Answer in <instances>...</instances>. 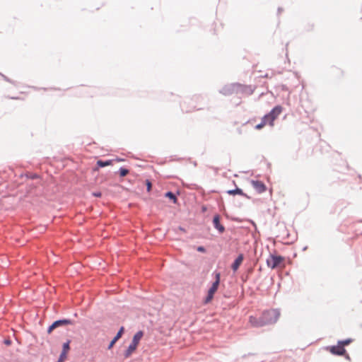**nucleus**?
I'll return each instance as SVG.
<instances>
[{
  "instance_id": "b1692460",
  "label": "nucleus",
  "mask_w": 362,
  "mask_h": 362,
  "mask_svg": "<svg viewBox=\"0 0 362 362\" xmlns=\"http://www.w3.org/2000/svg\"><path fill=\"white\" fill-rule=\"evenodd\" d=\"M261 123L263 124H269V119L266 117L265 115L263 116V117L261 119Z\"/></svg>"
},
{
  "instance_id": "4468645a",
  "label": "nucleus",
  "mask_w": 362,
  "mask_h": 362,
  "mask_svg": "<svg viewBox=\"0 0 362 362\" xmlns=\"http://www.w3.org/2000/svg\"><path fill=\"white\" fill-rule=\"evenodd\" d=\"M124 327H121L119 328V329L118 330L117 334L114 337V338L110 342V344L107 346L108 349H110L114 346V344L116 343V341L122 337V335L124 333Z\"/></svg>"
},
{
  "instance_id": "c85d7f7f",
  "label": "nucleus",
  "mask_w": 362,
  "mask_h": 362,
  "mask_svg": "<svg viewBox=\"0 0 362 362\" xmlns=\"http://www.w3.org/2000/svg\"><path fill=\"white\" fill-rule=\"evenodd\" d=\"M101 194H101V192H93V195L94 197H100V196H101Z\"/></svg>"
},
{
  "instance_id": "f257e3e1",
  "label": "nucleus",
  "mask_w": 362,
  "mask_h": 362,
  "mask_svg": "<svg viewBox=\"0 0 362 362\" xmlns=\"http://www.w3.org/2000/svg\"><path fill=\"white\" fill-rule=\"evenodd\" d=\"M280 316V312L277 309L264 310L261 316L262 325L263 326L275 323Z\"/></svg>"
},
{
  "instance_id": "aec40b11",
  "label": "nucleus",
  "mask_w": 362,
  "mask_h": 362,
  "mask_svg": "<svg viewBox=\"0 0 362 362\" xmlns=\"http://www.w3.org/2000/svg\"><path fill=\"white\" fill-rule=\"evenodd\" d=\"M70 343L71 340L67 339V341L63 344L62 351L68 353L70 349Z\"/></svg>"
},
{
  "instance_id": "7ed1b4c3",
  "label": "nucleus",
  "mask_w": 362,
  "mask_h": 362,
  "mask_svg": "<svg viewBox=\"0 0 362 362\" xmlns=\"http://www.w3.org/2000/svg\"><path fill=\"white\" fill-rule=\"evenodd\" d=\"M144 335V332L142 331H138L133 337L132 340L129 345L128 346L127 350L124 353V358H128L130 356L132 353L136 349V346Z\"/></svg>"
},
{
  "instance_id": "bb28decb",
  "label": "nucleus",
  "mask_w": 362,
  "mask_h": 362,
  "mask_svg": "<svg viewBox=\"0 0 362 362\" xmlns=\"http://www.w3.org/2000/svg\"><path fill=\"white\" fill-rule=\"evenodd\" d=\"M264 126V124H262L261 122L257 124L256 126H255V129H262L263 127Z\"/></svg>"
},
{
  "instance_id": "a211bd4d",
  "label": "nucleus",
  "mask_w": 362,
  "mask_h": 362,
  "mask_svg": "<svg viewBox=\"0 0 362 362\" xmlns=\"http://www.w3.org/2000/svg\"><path fill=\"white\" fill-rule=\"evenodd\" d=\"M250 324L254 327H263V325H262V320L260 317H256L253 316L250 317Z\"/></svg>"
},
{
  "instance_id": "7c9ffc66",
  "label": "nucleus",
  "mask_w": 362,
  "mask_h": 362,
  "mask_svg": "<svg viewBox=\"0 0 362 362\" xmlns=\"http://www.w3.org/2000/svg\"><path fill=\"white\" fill-rule=\"evenodd\" d=\"M177 229H178L179 230L182 231V232H184V233H185V232H186L185 228H183V227H182V226H179V227L177 228Z\"/></svg>"
},
{
  "instance_id": "4c0bfd02",
  "label": "nucleus",
  "mask_w": 362,
  "mask_h": 362,
  "mask_svg": "<svg viewBox=\"0 0 362 362\" xmlns=\"http://www.w3.org/2000/svg\"><path fill=\"white\" fill-rule=\"evenodd\" d=\"M346 358H348V359H349V355H347V356H346Z\"/></svg>"
},
{
  "instance_id": "9b49d317",
  "label": "nucleus",
  "mask_w": 362,
  "mask_h": 362,
  "mask_svg": "<svg viewBox=\"0 0 362 362\" xmlns=\"http://www.w3.org/2000/svg\"><path fill=\"white\" fill-rule=\"evenodd\" d=\"M252 185L253 188L258 192L262 193L266 191L267 187L265 184L260 180H252Z\"/></svg>"
},
{
  "instance_id": "393cba45",
  "label": "nucleus",
  "mask_w": 362,
  "mask_h": 362,
  "mask_svg": "<svg viewBox=\"0 0 362 362\" xmlns=\"http://www.w3.org/2000/svg\"><path fill=\"white\" fill-rule=\"evenodd\" d=\"M4 344H6V345H7V346H9V345H11V339H5L4 340Z\"/></svg>"
},
{
  "instance_id": "ddd939ff",
  "label": "nucleus",
  "mask_w": 362,
  "mask_h": 362,
  "mask_svg": "<svg viewBox=\"0 0 362 362\" xmlns=\"http://www.w3.org/2000/svg\"><path fill=\"white\" fill-rule=\"evenodd\" d=\"M330 352L336 356H342L345 354L346 350L341 345L338 344L330 347Z\"/></svg>"
},
{
  "instance_id": "e433bc0d",
  "label": "nucleus",
  "mask_w": 362,
  "mask_h": 362,
  "mask_svg": "<svg viewBox=\"0 0 362 362\" xmlns=\"http://www.w3.org/2000/svg\"><path fill=\"white\" fill-rule=\"evenodd\" d=\"M358 223L359 224L362 223V221H361ZM360 233H362V230H361Z\"/></svg>"
},
{
  "instance_id": "f704fd0d",
  "label": "nucleus",
  "mask_w": 362,
  "mask_h": 362,
  "mask_svg": "<svg viewBox=\"0 0 362 362\" xmlns=\"http://www.w3.org/2000/svg\"><path fill=\"white\" fill-rule=\"evenodd\" d=\"M37 177H38V175H37V174H33V175L31 176V178H32V179H35V178H37Z\"/></svg>"
},
{
  "instance_id": "58836bf2",
  "label": "nucleus",
  "mask_w": 362,
  "mask_h": 362,
  "mask_svg": "<svg viewBox=\"0 0 362 362\" xmlns=\"http://www.w3.org/2000/svg\"><path fill=\"white\" fill-rule=\"evenodd\" d=\"M74 315L75 317H76V316H77V313H75Z\"/></svg>"
},
{
  "instance_id": "20e7f679",
  "label": "nucleus",
  "mask_w": 362,
  "mask_h": 362,
  "mask_svg": "<svg viewBox=\"0 0 362 362\" xmlns=\"http://www.w3.org/2000/svg\"><path fill=\"white\" fill-rule=\"evenodd\" d=\"M75 321L70 319H59L54 321L47 328V333L50 334L57 327L68 325H74Z\"/></svg>"
},
{
  "instance_id": "2eb2a0df",
  "label": "nucleus",
  "mask_w": 362,
  "mask_h": 362,
  "mask_svg": "<svg viewBox=\"0 0 362 362\" xmlns=\"http://www.w3.org/2000/svg\"><path fill=\"white\" fill-rule=\"evenodd\" d=\"M244 256L243 254H240L236 259L234 260L231 265V269L233 271L235 272L238 267H240V264L242 263L243 260Z\"/></svg>"
},
{
  "instance_id": "72a5a7b5",
  "label": "nucleus",
  "mask_w": 362,
  "mask_h": 362,
  "mask_svg": "<svg viewBox=\"0 0 362 362\" xmlns=\"http://www.w3.org/2000/svg\"><path fill=\"white\" fill-rule=\"evenodd\" d=\"M207 210V207L205 205H203L202 211V212H205Z\"/></svg>"
},
{
  "instance_id": "5701e85b",
  "label": "nucleus",
  "mask_w": 362,
  "mask_h": 362,
  "mask_svg": "<svg viewBox=\"0 0 362 362\" xmlns=\"http://www.w3.org/2000/svg\"><path fill=\"white\" fill-rule=\"evenodd\" d=\"M146 186L148 191H150L152 187V184L149 180H146Z\"/></svg>"
},
{
  "instance_id": "0eeeda50",
  "label": "nucleus",
  "mask_w": 362,
  "mask_h": 362,
  "mask_svg": "<svg viewBox=\"0 0 362 362\" xmlns=\"http://www.w3.org/2000/svg\"><path fill=\"white\" fill-rule=\"evenodd\" d=\"M219 93L223 95L228 96L232 94H238V83H233L224 86Z\"/></svg>"
},
{
  "instance_id": "c9c22d12",
  "label": "nucleus",
  "mask_w": 362,
  "mask_h": 362,
  "mask_svg": "<svg viewBox=\"0 0 362 362\" xmlns=\"http://www.w3.org/2000/svg\"><path fill=\"white\" fill-rule=\"evenodd\" d=\"M115 160L118 161V162H120V161H123V160H124V159H123V158H117Z\"/></svg>"
},
{
  "instance_id": "f03ea898",
  "label": "nucleus",
  "mask_w": 362,
  "mask_h": 362,
  "mask_svg": "<svg viewBox=\"0 0 362 362\" xmlns=\"http://www.w3.org/2000/svg\"><path fill=\"white\" fill-rule=\"evenodd\" d=\"M214 274H215V281L212 283V285L208 291L207 296L204 300V304H207L212 300L214 293L217 291L220 284V272L215 271Z\"/></svg>"
},
{
  "instance_id": "2f4dec72",
  "label": "nucleus",
  "mask_w": 362,
  "mask_h": 362,
  "mask_svg": "<svg viewBox=\"0 0 362 362\" xmlns=\"http://www.w3.org/2000/svg\"><path fill=\"white\" fill-rule=\"evenodd\" d=\"M219 199H221V197L219 195H216L215 199L216 200L217 204H220V202L218 201Z\"/></svg>"
},
{
  "instance_id": "39448f33",
  "label": "nucleus",
  "mask_w": 362,
  "mask_h": 362,
  "mask_svg": "<svg viewBox=\"0 0 362 362\" xmlns=\"http://www.w3.org/2000/svg\"><path fill=\"white\" fill-rule=\"evenodd\" d=\"M283 107L281 105H276L274 107L269 113L266 114V117L269 119V124L274 125V121L282 112Z\"/></svg>"
},
{
  "instance_id": "473e14b6",
  "label": "nucleus",
  "mask_w": 362,
  "mask_h": 362,
  "mask_svg": "<svg viewBox=\"0 0 362 362\" xmlns=\"http://www.w3.org/2000/svg\"><path fill=\"white\" fill-rule=\"evenodd\" d=\"M283 11V8L281 7H279L277 9V13L279 15Z\"/></svg>"
},
{
  "instance_id": "1a4fd4ad",
  "label": "nucleus",
  "mask_w": 362,
  "mask_h": 362,
  "mask_svg": "<svg viewBox=\"0 0 362 362\" xmlns=\"http://www.w3.org/2000/svg\"><path fill=\"white\" fill-rule=\"evenodd\" d=\"M255 91V87L251 85H243L238 83V94L252 95Z\"/></svg>"
},
{
  "instance_id": "423d86ee",
  "label": "nucleus",
  "mask_w": 362,
  "mask_h": 362,
  "mask_svg": "<svg viewBox=\"0 0 362 362\" xmlns=\"http://www.w3.org/2000/svg\"><path fill=\"white\" fill-rule=\"evenodd\" d=\"M180 107L182 112H189L196 110H200L202 107H197V105L194 104V99H186L183 102L180 103Z\"/></svg>"
},
{
  "instance_id": "9d476101",
  "label": "nucleus",
  "mask_w": 362,
  "mask_h": 362,
  "mask_svg": "<svg viewBox=\"0 0 362 362\" xmlns=\"http://www.w3.org/2000/svg\"><path fill=\"white\" fill-rule=\"evenodd\" d=\"M212 223L214 228L217 230L218 233L222 234L225 231V227L221 223V217L219 214H216L214 216Z\"/></svg>"
},
{
  "instance_id": "f8f14e48",
  "label": "nucleus",
  "mask_w": 362,
  "mask_h": 362,
  "mask_svg": "<svg viewBox=\"0 0 362 362\" xmlns=\"http://www.w3.org/2000/svg\"><path fill=\"white\" fill-rule=\"evenodd\" d=\"M180 194V191L177 190L175 192L168 191L163 194V197L167 198L173 204H177V195Z\"/></svg>"
},
{
  "instance_id": "6e6552de",
  "label": "nucleus",
  "mask_w": 362,
  "mask_h": 362,
  "mask_svg": "<svg viewBox=\"0 0 362 362\" xmlns=\"http://www.w3.org/2000/svg\"><path fill=\"white\" fill-rule=\"evenodd\" d=\"M282 257L272 255L269 256V258L267 259V264L269 267L274 269L282 262Z\"/></svg>"
},
{
  "instance_id": "c756f323",
  "label": "nucleus",
  "mask_w": 362,
  "mask_h": 362,
  "mask_svg": "<svg viewBox=\"0 0 362 362\" xmlns=\"http://www.w3.org/2000/svg\"><path fill=\"white\" fill-rule=\"evenodd\" d=\"M281 90H284V91H287V90H288V87L286 86V85H282V86H281Z\"/></svg>"
},
{
  "instance_id": "f3484780",
  "label": "nucleus",
  "mask_w": 362,
  "mask_h": 362,
  "mask_svg": "<svg viewBox=\"0 0 362 362\" xmlns=\"http://www.w3.org/2000/svg\"><path fill=\"white\" fill-rule=\"evenodd\" d=\"M114 162L113 159H109V160H98L96 163V165L98 168H104L106 166H108L111 165Z\"/></svg>"
},
{
  "instance_id": "4be33fe9",
  "label": "nucleus",
  "mask_w": 362,
  "mask_h": 362,
  "mask_svg": "<svg viewBox=\"0 0 362 362\" xmlns=\"http://www.w3.org/2000/svg\"><path fill=\"white\" fill-rule=\"evenodd\" d=\"M67 353L62 351L61 352L58 361L57 362H63L66 358Z\"/></svg>"
},
{
  "instance_id": "6ab92c4d",
  "label": "nucleus",
  "mask_w": 362,
  "mask_h": 362,
  "mask_svg": "<svg viewBox=\"0 0 362 362\" xmlns=\"http://www.w3.org/2000/svg\"><path fill=\"white\" fill-rule=\"evenodd\" d=\"M129 173V170L124 167H120L118 170V173L122 177H125Z\"/></svg>"
},
{
  "instance_id": "dca6fc26",
  "label": "nucleus",
  "mask_w": 362,
  "mask_h": 362,
  "mask_svg": "<svg viewBox=\"0 0 362 362\" xmlns=\"http://www.w3.org/2000/svg\"><path fill=\"white\" fill-rule=\"evenodd\" d=\"M227 194H232V195L239 194V195H242V196L247 197L248 199H250V197L249 196H247L246 194H245L243 192L242 189H240L238 187H236L235 189H234L228 190Z\"/></svg>"
},
{
  "instance_id": "a878e982",
  "label": "nucleus",
  "mask_w": 362,
  "mask_h": 362,
  "mask_svg": "<svg viewBox=\"0 0 362 362\" xmlns=\"http://www.w3.org/2000/svg\"><path fill=\"white\" fill-rule=\"evenodd\" d=\"M197 251H198V252H205V251H206V249H205V247H203V246H199V247H197Z\"/></svg>"
},
{
  "instance_id": "412c9836",
  "label": "nucleus",
  "mask_w": 362,
  "mask_h": 362,
  "mask_svg": "<svg viewBox=\"0 0 362 362\" xmlns=\"http://www.w3.org/2000/svg\"><path fill=\"white\" fill-rule=\"evenodd\" d=\"M353 341L352 339L348 338L344 340H339L338 341V344L341 345L343 347H344L345 345L349 344Z\"/></svg>"
},
{
  "instance_id": "cd10ccee",
  "label": "nucleus",
  "mask_w": 362,
  "mask_h": 362,
  "mask_svg": "<svg viewBox=\"0 0 362 362\" xmlns=\"http://www.w3.org/2000/svg\"><path fill=\"white\" fill-rule=\"evenodd\" d=\"M2 76V77L4 78V79L9 83H13L11 79H9L7 76H6L4 74H1Z\"/></svg>"
}]
</instances>
